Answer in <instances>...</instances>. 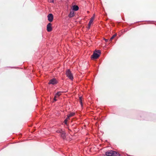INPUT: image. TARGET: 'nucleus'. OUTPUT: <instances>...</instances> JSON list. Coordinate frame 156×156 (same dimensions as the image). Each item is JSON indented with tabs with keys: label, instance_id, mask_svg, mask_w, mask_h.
Wrapping results in <instances>:
<instances>
[{
	"label": "nucleus",
	"instance_id": "13",
	"mask_svg": "<svg viewBox=\"0 0 156 156\" xmlns=\"http://www.w3.org/2000/svg\"><path fill=\"white\" fill-rule=\"evenodd\" d=\"M75 115V113L74 112H71L68 115L70 118L74 116Z\"/></svg>",
	"mask_w": 156,
	"mask_h": 156
},
{
	"label": "nucleus",
	"instance_id": "6",
	"mask_svg": "<svg viewBox=\"0 0 156 156\" xmlns=\"http://www.w3.org/2000/svg\"><path fill=\"white\" fill-rule=\"evenodd\" d=\"M52 24L49 23H48L47 26V30L48 32L52 31Z\"/></svg>",
	"mask_w": 156,
	"mask_h": 156
},
{
	"label": "nucleus",
	"instance_id": "4",
	"mask_svg": "<svg viewBox=\"0 0 156 156\" xmlns=\"http://www.w3.org/2000/svg\"><path fill=\"white\" fill-rule=\"evenodd\" d=\"M47 17L48 20L49 22H52L53 20L54 16L52 13L49 14L47 16Z\"/></svg>",
	"mask_w": 156,
	"mask_h": 156
},
{
	"label": "nucleus",
	"instance_id": "23",
	"mask_svg": "<svg viewBox=\"0 0 156 156\" xmlns=\"http://www.w3.org/2000/svg\"><path fill=\"white\" fill-rule=\"evenodd\" d=\"M58 97L57 96H56V95L55 94L54 98L56 99V98H57Z\"/></svg>",
	"mask_w": 156,
	"mask_h": 156
},
{
	"label": "nucleus",
	"instance_id": "14",
	"mask_svg": "<svg viewBox=\"0 0 156 156\" xmlns=\"http://www.w3.org/2000/svg\"><path fill=\"white\" fill-rule=\"evenodd\" d=\"M64 92L63 91H58L56 94V96H57L58 97H59L61 95V93Z\"/></svg>",
	"mask_w": 156,
	"mask_h": 156
},
{
	"label": "nucleus",
	"instance_id": "10",
	"mask_svg": "<svg viewBox=\"0 0 156 156\" xmlns=\"http://www.w3.org/2000/svg\"><path fill=\"white\" fill-rule=\"evenodd\" d=\"M72 9L74 11H77L79 9V7L77 5H73L72 6Z\"/></svg>",
	"mask_w": 156,
	"mask_h": 156
},
{
	"label": "nucleus",
	"instance_id": "12",
	"mask_svg": "<svg viewBox=\"0 0 156 156\" xmlns=\"http://www.w3.org/2000/svg\"><path fill=\"white\" fill-rule=\"evenodd\" d=\"M117 36V34H115L112 35V36L109 40V41L111 42H112V40Z\"/></svg>",
	"mask_w": 156,
	"mask_h": 156
},
{
	"label": "nucleus",
	"instance_id": "16",
	"mask_svg": "<svg viewBox=\"0 0 156 156\" xmlns=\"http://www.w3.org/2000/svg\"><path fill=\"white\" fill-rule=\"evenodd\" d=\"M67 121H68V120H67L66 119H65L64 121V124L67 126L68 125V124L67 123Z\"/></svg>",
	"mask_w": 156,
	"mask_h": 156
},
{
	"label": "nucleus",
	"instance_id": "19",
	"mask_svg": "<svg viewBox=\"0 0 156 156\" xmlns=\"http://www.w3.org/2000/svg\"><path fill=\"white\" fill-rule=\"evenodd\" d=\"M80 104L82 106H83V102H82V101H80Z\"/></svg>",
	"mask_w": 156,
	"mask_h": 156
},
{
	"label": "nucleus",
	"instance_id": "17",
	"mask_svg": "<svg viewBox=\"0 0 156 156\" xmlns=\"http://www.w3.org/2000/svg\"><path fill=\"white\" fill-rule=\"evenodd\" d=\"M57 101V99H56V98H53V100L52 101V103H54L55 102Z\"/></svg>",
	"mask_w": 156,
	"mask_h": 156
},
{
	"label": "nucleus",
	"instance_id": "11",
	"mask_svg": "<svg viewBox=\"0 0 156 156\" xmlns=\"http://www.w3.org/2000/svg\"><path fill=\"white\" fill-rule=\"evenodd\" d=\"M113 153V156H120V154L118 152L113 150V151H111Z\"/></svg>",
	"mask_w": 156,
	"mask_h": 156
},
{
	"label": "nucleus",
	"instance_id": "9",
	"mask_svg": "<svg viewBox=\"0 0 156 156\" xmlns=\"http://www.w3.org/2000/svg\"><path fill=\"white\" fill-rule=\"evenodd\" d=\"M75 15L74 11L73 10L71 11L68 15V17L69 18H71L74 16Z\"/></svg>",
	"mask_w": 156,
	"mask_h": 156
},
{
	"label": "nucleus",
	"instance_id": "18",
	"mask_svg": "<svg viewBox=\"0 0 156 156\" xmlns=\"http://www.w3.org/2000/svg\"><path fill=\"white\" fill-rule=\"evenodd\" d=\"M70 117L68 115H67V117L65 119H66L67 120H69L70 119Z\"/></svg>",
	"mask_w": 156,
	"mask_h": 156
},
{
	"label": "nucleus",
	"instance_id": "1",
	"mask_svg": "<svg viewBox=\"0 0 156 156\" xmlns=\"http://www.w3.org/2000/svg\"><path fill=\"white\" fill-rule=\"evenodd\" d=\"M101 53L100 50H95L91 56V58L93 59L98 58L100 56Z\"/></svg>",
	"mask_w": 156,
	"mask_h": 156
},
{
	"label": "nucleus",
	"instance_id": "22",
	"mask_svg": "<svg viewBox=\"0 0 156 156\" xmlns=\"http://www.w3.org/2000/svg\"><path fill=\"white\" fill-rule=\"evenodd\" d=\"M50 2L53 3L54 2V0H50Z\"/></svg>",
	"mask_w": 156,
	"mask_h": 156
},
{
	"label": "nucleus",
	"instance_id": "15",
	"mask_svg": "<svg viewBox=\"0 0 156 156\" xmlns=\"http://www.w3.org/2000/svg\"><path fill=\"white\" fill-rule=\"evenodd\" d=\"M62 130V129H58L56 130V132L61 134Z\"/></svg>",
	"mask_w": 156,
	"mask_h": 156
},
{
	"label": "nucleus",
	"instance_id": "7",
	"mask_svg": "<svg viewBox=\"0 0 156 156\" xmlns=\"http://www.w3.org/2000/svg\"><path fill=\"white\" fill-rule=\"evenodd\" d=\"M111 151H113V150H111L105 152V155L106 156H113V153Z\"/></svg>",
	"mask_w": 156,
	"mask_h": 156
},
{
	"label": "nucleus",
	"instance_id": "3",
	"mask_svg": "<svg viewBox=\"0 0 156 156\" xmlns=\"http://www.w3.org/2000/svg\"><path fill=\"white\" fill-rule=\"evenodd\" d=\"M58 83V80L55 78H53L50 80L48 83L49 85H55L57 84Z\"/></svg>",
	"mask_w": 156,
	"mask_h": 156
},
{
	"label": "nucleus",
	"instance_id": "2",
	"mask_svg": "<svg viewBox=\"0 0 156 156\" xmlns=\"http://www.w3.org/2000/svg\"><path fill=\"white\" fill-rule=\"evenodd\" d=\"M66 74V76L71 80H73L74 77L73 74L69 69H67Z\"/></svg>",
	"mask_w": 156,
	"mask_h": 156
},
{
	"label": "nucleus",
	"instance_id": "21",
	"mask_svg": "<svg viewBox=\"0 0 156 156\" xmlns=\"http://www.w3.org/2000/svg\"><path fill=\"white\" fill-rule=\"evenodd\" d=\"M104 39L106 42H108V41H109V40L108 39L104 38Z\"/></svg>",
	"mask_w": 156,
	"mask_h": 156
},
{
	"label": "nucleus",
	"instance_id": "20",
	"mask_svg": "<svg viewBox=\"0 0 156 156\" xmlns=\"http://www.w3.org/2000/svg\"><path fill=\"white\" fill-rule=\"evenodd\" d=\"M79 101H82V97H79Z\"/></svg>",
	"mask_w": 156,
	"mask_h": 156
},
{
	"label": "nucleus",
	"instance_id": "8",
	"mask_svg": "<svg viewBox=\"0 0 156 156\" xmlns=\"http://www.w3.org/2000/svg\"><path fill=\"white\" fill-rule=\"evenodd\" d=\"M60 136L64 140H65L66 139V133L64 131L62 130L60 134Z\"/></svg>",
	"mask_w": 156,
	"mask_h": 156
},
{
	"label": "nucleus",
	"instance_id": "5",
	"mask_svg": "<svg viewBox=\"0 0 156 156\" xmlns=\"http://www.w3.org/2000/svg\"><path fill=\"white\" fill-rule=\"evenodd\" d=\"M94 19V16H93V17H92L91 19H90L89 20V23L88 24V27H87V29H89L91 25V24L93 23V20Z\"/></svg>",
	"mask_w": 156,
	"mask_h": 156
}]
</instances>
